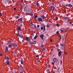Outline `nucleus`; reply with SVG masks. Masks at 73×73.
I'll return each instance as SVG.
<instances>
[{"mask_svg": "<svg viewBox=\"0 0 73 73\" xmlns=\"http://www.w3.org/2000/svg\"><path fill=\"white\" fill-rule=\"evenodd\" d=\"M20 38H22V39H24V36H20V37H19Z\"/></svg>", "mask_w": 73, "mask_h": 73, "instance_id": "16", "label": "nucleus"}, {"mask_svg": "<svg viewBox=\"0 0 73 73\" xmlns=\"http://www.w3.org/2000/svg\"><path fill=\"white\" fill-rule=\"evenodd\" d=\"M58 18H56V20H58Z\"/></svg>", "mask_w": 73, "mask_h": 73, "instance_id": "62", "label": "nucleus"}, {"mask_svg": "<svg viewBox=\"0 0 73 73\" xmlns=\"http://www.w3.org/2000/svg\"><path fill=\"white\" fill-rule=\"evenodd\" d=\"M33 44H36V42L35 41H33Z\"/></svg>", "mask_w": 73, "mask_h": 73, "instance_id": "24", "label": "nucleus"}, {"mask_svg": "<svg viewBox=\"0 0 73 73\" xmlns=\"http://www.w3.org/2000/svg\"><path fill=\"white\" fill-rule=\"evenodd\" d=\"M36 57H39V56H38V55H37L36 56Z\"/></svg>", "mask_w": 73, "mask_h": 73, "instance_id": "47", "label": "nucleus"}, {"mask_svg": "<svg viewBox=\"0 0 73 73\" xmlns=\"http://www.w3.org/2000/svg\"><path fill=\"white\" fill-rule=\"evenodd\" d=\"M31 10H30V9H29L28 10V11L29 12H31Z\"/></svg>", "mask_w": 73, "mask_h": 73, "instance_id": "36", "label": "nucleus"}, {"mask_svg": "<svg viewBox=\"0 0 73 73\" xmlns=\"http://www.w3.org/2000/svg\"><path fill=\"white\" fill-rule=\"evenodd\" d=\"M6 63L7 65H9V61L7 60L6 61Z\"/></svg>", "mask_w": 73, "mask_h": 73, "instance_id": "11", "label": "nucleus"}, {"mask_svg": "<svg viewBox=\"0 0 73 73\" xmlns=\"http://www.w3.org/2000/svg\"><path fill=\"white\" fill-rule=\"evenodd\" d=\"M42 50L44 51L45 50V48H43L42 49Z\"/></svg>", "mask_w": 73, "mask_h": 73, "instance_id": "35", "label": "nucleus"}, {"mask_svg": "<svg viewBox=\"0 0 73 73\" xmlns=\"http://www.w3.org/2000/svg\"><path fill=\"white\" fill-rule=\"evenodd\" d=\"M40 27V25H37V28H39V27Z\"/></svg>", "mask_w": 73, "mask_h": 73, "instance_id": "51", "label": "nucleus"}, {"mask_svg": "<svg viewBox=\"0 0 73 73\" xmlns=\"http://www.w3.org/2000/svg\"><path fill=\"white\" fill-rule=\"evenodd\" d=\"M42 25L43 26H44V25H44V23H42Z\"/></svg>", "mask_w": 73, "mask_h": 73, "instance_id": "61", "label": "nucleus"}, {"mask_svg": "<svg viewBox=\"0 0 73 73\" xmlns=\"http://www.w3.org/2000/svg\"><path fill=\"white\" fill-rule=\"evenodd\" d=\"M26 40L27 41H29L31 39L29 38L28 37H27L26 38Z\"/></svg>", "mask_w": 73, "mask_h": 73, "instance_id": "8", "label": "nucleus"}, {"mask_svg": "<svg viewBox=\"0 0 73 73\" xmlns=\"http://www.w3.org/2000/svg\"><path fill=\"white\" fill-rule=\"evenodd\" d=\"M5 52H8V48L7 47H5Z\"/></svg>", "mask_w": 73, "mask_h": 73, "instance_id": "7", "label": "nucleus"}, {"mask_svg": "<svg viewBox=\"0 0 73 73\" xmlns=\"http://www.w3.org/2000/svg\"><path fill=\"white\" fill-rule=\"evenodd\" d=\"M59 37H60V39L61 40V38H62V37H61V36L60 35H59Z\"/></svg>", "mask_w": 73, "mask_h": 73, "instance_id": "27", "label": "nucleus"}, {"mask_svg": "<svg viewBox=\"0 0 73 73\" xmlns=\"http://www.w3.org/2000/svg\"><path fill=\"white\" fill-rule=\"evenodd\" d=\"M59 69H60V68H58L57 70H58V71H59Z\"/></svg>", "mask_w": 73, "mask_h": 73, "instance_id": "53", "label": "nucleus"}, {"mask_svg": "<svg viewBox=\"0 0 73 73\" xmlns=\"http://www.w3.org/2000/svg\"><path fill=\"white\" fill-rule=\"evenodd\" d=\"M20 27H22V25H20Z\"/></svg>", "mask_w": 73, "mask_h": 73, "instance_id": "63", "label": "nucleus"}, {"mask_svg": "<svg viewBox=\"0 0 73 73\" xmlns=\"http://www.w3.org/2000/svg\"><path fill=\"white\" fill-rule=\"evenodd\" d=\"M64 53L65 54H67V53H66V52H64Z\"/></svg>", "mask_w": 73, "mask_h": 73, "instance_id": "44", "label": "nucleus"}, {"mask_svg": "<svg viewBox=\"0 0 73 73\" xmlns=\"http://www.w3.org/2000/svg\"><path fill=\"white\" fill-rule=\"evenodd\" d=\"M29 42L30 43V45H33V42Z\"/></svg>", "mask_w": 73, "mask_h": 73, "instance_id": "29", "label": "nucleus"}, {"mask_svg": "<svg viewBox=\"0 0 73 73\" xmlns=\"http://www.w3.org/2000/svg\"><path fill=\"white\" fill-rule=\"evenodd\" d=\"M2 15V13H0V16H1Z\"/></svg>", "mask_w": 73, "mask_h": 73, "instance_id": "48", "label": "nucleus"}, {"mask_svg": "<svg viewBox=\"0 0 73 73\" xmlns=\"http://www.w3.org/2000/svg\"><path fill=\"white\" fill-rule=\"evenodd\" d=\"M23 5H24V7L25 8H26L27 7V5L25 4H23Z\"/></svg>", "mask_w": 73, "mask_h": 73, "instance_id": "13", "label": "nucleus"}, {"mask_svg": "<svg viewBox=\"0 0 73 73\" xmlns=\"http://www.w3.org/2000/svg\"><path fill=\"white\" fill-rule=\"evenodd\" d=\"M41 17L43 19H45V16L44 15H42L41 16Z\"/></svg>", "mask_w": 73, "mask_h": 73, "instance_id": "14", "label": "nucleus"}, {"mask_svg": "<svg viewBox=\"0 0 73 73\" xmlns=\"http://www.w3.org/2000/svg\"><path fill=\"white\" fill-rule=\"evenodd\" d=\"M60 46H63L64 45V44H60Z\"/></svg>", "mask_w": 73, "mask_h": 73, "instance_id": "33", "label": "nucleus"}, {"mask_svg": "<svg viewBox=\"0 0 73 73\" xmlns=\"http://www.w3.org/2000/svg\"><path fill=\"white\" fill-rule=\"evenodd\" d=\"M3 55V54H2L1 53H0V56H2Z\"/></svg>", "mask_w": 73, "mask_h": 73, "instance_id": "49", "label": "nucleus"}, {"mask_svg": "<svg viewBox=\"0 0 73 73\" xmlns=\"http://www.w3.org/2000/svg\"><path fill=\"white\" fill-rule=\"evenodd\" d=\"M13 9H14V10H16V8H14Z\"/></svg>", "mask_w": 73, "mask_h": 73, "instance_id": "52", "label": "nucleus"}, {"mask_svg": "<svg viewBox=\"0 0 73 73\" xmlns=\"http://www.w3.org/2000/svg\"><path fill=\"white\" fill-rule=\"evenodd\" d=\"M57 34H59V35H60V33H59L58 32H57Z\"/></svg>", "mask_w": 73, "mask_h": 73, "instance_id": "56", "label": "nucleus"}, {"mask_svg": "<svg viewBox=\"0 0 73 73\" xmlns=\"http://www.w3.org/2000/svg\"><path fill=\"white\" fill-rule=\"evenodd\" d=\"M31 26H33V24L32 23H31Z\"/></svg>", "mask_w": 73, "mask_h": 73, "instance_id": "38", "label": "nucleus"}, {"mask_svg": "<svg viewBox=\"0 0 73 73\" xmlns=\"http://www.w3.org/2000/svg\"><path fill=\"white\" fill-rule=\"evenodd\" d=\"M69 23L70 24H72V22H70Z\"/></svg>", "mask_w": 73, "mask_h": 73, "instance_id": "55", "label": "nucleus"}, {"mask_svg": "<svg viewBox=\"0 0 73 73\" xmlns=\"http://www.w3.org/2000/svg\"><path fill=\"white\" fill-rule=\"evenodd\" d=\"M29 15H30V16H33V14H31V13H29Z\"/></svg>", "mask_w": 73, "mask_h": 73, "instance_id": "28", "label": "nucleus"}, {"mask_svg": "<svg viewBox=\"0 0 73 73\" xmlns=\"http://www.w3.org/2000/svg\"><path fill=\"white\" fill-rule=\"evenodd\" d=\"M35 35L34 33H32L31 34L32 37H34V35Z\"/></svg>", "mask_w": 73, "mask_h": 73, "instance_id": "26", "label": "nucleus"}, {"mask_svg": "<svg viewBox=\"0 0 73 73\" xmlns=\"http://www.w3.org/2000/svg\"><path fill=\"white\" fill-rule=\"evenodd\" d=\"M20 20L21 21H22L23 20V19L22 18H21L20 19Z\"/></svg>", "mask_w": 73, "mask_h": 73, "instance_id": "58", "label": "nucleus"}, {"mask_svg": "<svg viewBox=\"0 0 73 73\" xmlns=\"http://www.w3.org/2000/svg\"><path fill=\"white\" fill-rule=\"evenodd\" d=\"M57 50H58V52H60V49L58 48H57Z\"/></svg>", "mask_w": 73, "mask_h": 73, "instance_id": "42", "label": "nucleus"}, {"mask_svg": "<svg viewBox=\"0 0 73 73\" xmlns=\"http://www.w3.org/2000/svg\"><path fill=\"white\" fill-rule=\"evenodd\" d=\"M56 26H57V27H60V24H59L57 23L56 25Z\"/></svg>", "mask_w": 73, "mask_h": 73, "instance_id": "21", "label": "nucleus"}, {"mask_svg": "<svg viewBox=\"0 0 73 73\" xmlns=\"http://www.w3.org/2000/svg\"><path fill=\"white\" fill-rule=\"evenodd\" d=\"M46 71L48 73H49L50 72L49 71V69H47Z\"/></svg>", "mask_w": 73, "mask_h": 73, "instance_id": "17", "label": "nucleus"}, {"mask_svg": "<svg viewBox=\"0 0 73 73\" xmlns=\"http://www.w3.org/2000/svg\"><path fill=\"white\" fill-rule=\"evenodd\" d=\"M5 58L6 59V60H9V57H8L7 56Z\"/></svg>", "mask_w": 73, "mask_h": 73, "instance_id": "22", "label": "nucleus"}, {"mask_svg": "<svg viewBox=\"0 0 73 73\" xmlns=\"http://www.w3.org/2000/svg\"><path fill=\"white\" fill-rule=\"evenodd\" d=\"M11 40H9L7 41V42H9V43H11Z\"/></svg>", "mask_w": 73, "mask_h": 73, "instance_id": "32", "label": "nucleus"}, {"mask_svg": "<svg viewBox=\"0 0 73 73\" xmlns=\"http://www.w3.org/2000/svg\"><path fill=\"white\" fill-rule=\"evenodd\" d=\"M47 28H48V27H49V25H47Z\"/></svg>", "mask_w": 73, "mask_h": 73, "instance_id": "45", "label": "nucleus"}, {"mask_svg": "<svg viewBox=\"0 0 73 73\" xmlns=\"http://www.w3.org/2000/svg\"><path fill=\"white\" fill-rule=\"evenodd\" d=\"M40 60H37V62H40Z\"/></svg>", "mask_w": 73, "mask_h": 73, "instance_id": "43", "label": "nucleus"}, {"mask_svg": "<svg viewBox=\"0 0 73 73\" xmlns=\"http://www.w3.org/2000/svg\"><path fill=\"white\" fill-rule=\"evenodd\" d=\"M61 51L60 52H58V56H61Z\"/></svg>", "mask_w": 73, "mask_h": 73, "instance_id": "5", "label": "nucleus"}, {"mask_svg": "<svg viewBox=\"0 0 73 73\" xmlns=\"http://www.w3.org/2000/svg\"><path fill=\"white\" fill-rule=\"evenodd\" d=\"M68 7H72V5H71V4H68Z\"/></svg>", "mask_w": 73, "mask_h": 73, "instance_id": "20", "label": "nucleus"}, {"mask_svg": "<svg viewBox=\"0 0 73 73\" xmlns=\"http://www.w3.org/2000/svg\"><path fill=\"white\" fill-rule=\"evenodd\" d=\"M17 36H19V37H20V34H17Z\"/></svg>", "mask_w": 73, "mask_h": 73, "instance_id": "41", "label": "nucleus"}, {"mask_svg": "<svg viewBox=\"0 0 73 73\" xmlns=\"http://www.w3.org/2000/svg\"><path fill=\"white\" fill-rule=\"evenodd\" d=\"M21 62L22 64H23V59H21Z\"/></svg>", "mask_w": 73, "mask_h": 73, "instance_id": "12", "label": "nucleus"}, {"mask_svg": "<svg viewBox=\"0 0 73 73\" xmlns=\"http://www.w3.org/2000/svg\"><path fill=\"white\" fill-rule=\"evenodd\" d=\"M52 64H55V63L52 62Z\"/></svg>", "mask_w": 73, "mask_h": 73, "instance_id": "57", "label": "nucleus"}, {"mask_svg": "<svg viewBox=\"0 0 73 73\" xmlns=\"http://www.w3.org/2000/svg\"><path fill=\"white\" fill-rule=\"evenodd\" d=\"M50 42H52V39H50Z\"/></svg>", "mask_w": 73, "mask_h": 73, "instance_id": "60", "label": "nucleus"}, {"mask_svg": "<svg viewBox=\"0 0 73 73\" xmlns=\"http://www.w3.org/2000/svg\"><path fill=\"white\" fill-rule=\"evenodd\" d=\"M43 27H44V29H43V32H44V31H45V26H43Z\"/></svg>", "mask_w": 73, "mask_h": 73, "instance_id": "18", "label": "nucleus"}, {"mask_svg": "<svg viewBox=\"0 0 73 73\" xmlns=\"http://www.w3.org/2000/svg\"><path fill=\"white\" fill-rule=\"evenodd\" d=\"M19 9L21 11H23V7L22 6H20L19 7Z\"/></svg>", "mask_w": 73, "mask_h": 73, "instance_id": "9", "label": "nucleus"}, {"mask_svg": "<svg viewBox=\"0 0 73 73\" xmlns=\"http://www.w3.org/2000/svg\"><path fill=\"white\" fill-rule=\"evenodd\" d=\"M34 27L36 29L37 28H36V25H35V24H34Z\"/></svg>", "mask_w": 73, "mask_h": 73, "instance_id": "40", "label": "nucleus"}, {"mask_svg": "<svg viewBox=\"0 0 73 73\" xmlns=\"http://www.w3.org/2000/svg\"><path fill=\"white\" fill-rule=\"evenodd\" d=\"M37 37H38V35H36L34 37V39L35 40L36 39Z\"/></svg>", "mask_w": 73, "mask_h": 73, "instance_id": "15", "label": "nucleus"}, {"mask_svg": "<svg viewBox=\"0 0 73 73\" xmlns=\"http://www.w3.org/2000/svg\"><path fill=\"white\" fill-rule=\"evenodd\" d=\"M24 11H25V12H27V9H26V8H25L24 9Z\"/></svg>", "mask_w": 73, "mask_h": 73, "instance_id": "19", "label": "nucleus"}, {"mask_svg": "<svg viewBox=\"0 0 73 73\" xmlns=\"http://www.w3.org/2000/svg\"><path fill=\"white\" fill-rule=\"evenodd\" d=\"M43 29H44V27H42L41 28V30H43Z\"/></svg>", "mask_w": 73, "mask_h": 73, "instance_id": "34", "label": "nucleus"}, {"mask_svg": "<svg viewBox=\"0 0 73 73\" xmlns=\"http://www.w3.org/2000/svg\"><path fill=\"white\" fill-rule=\"evenodd\" d=\"M60 32H64V31H62V30H60Z\"/></svg>", "mask_w": 73, "mask_h": 73, "instance_id": "59", "label": "nucleus"}, {"mask_svg": "<svg viewBox=\"0 0 73 73\" xmlns=\"http://www.w3.org/2000/svg\"><path fill=\"white\" fill-rule=\"evenodd\" d=\"M17 19H19V16H17Z\"/></svg>", "mask_w": 73, "mask_h": 73, "instance_id": "54", "label": "nucleus"}, {"mask_svg": "<svg viewBox=\"0 0 73 73\" xmlns=\"http://www.w3.org/2000/svg\"><path fill=\"white\" fill-rule=\"evenodd\" d=\"M36 5H37V7H39L40 5L39 4V3H36Z\"/></svg>", "mask_w": 73, "mask_h": 73, "instance_id": "23", "label": "nucleus"}, {"mask_svg": "<svg viewBox=\"0 0 73 73\" xmlns=\"http://www.w3.org/2000/svg\"><path fill=\"white\" fill-rule=\"evenodd\" d=\"M41 48H43L44 47V45L41 44Z\"/></svg>", "mask_w": 73, "mask_h": 73, "instance_id": "30", "label": "nucleus"}, {"mask_svg": "<svg viewBox=\"0 0 73 73\" xmlns=\"http://www.w3.org/2000/svg\"><path fill=\"white\" fill-rule=\"evenodd\" d=\"M66 6L67 7H69V4H67L66 5Z\"/></svg>", "mask_w": 73, "mask_h": 73, "instance_id": "50", "label": "nucleus"}, {"mask_svg": "<svg viewBox=\"0 0 73 73\" xmlns=\"http://www.w3.org/2000/svg\"><path fill=\"white\" fill-rule=\"evenodd\" d=\"M11 46H12L10 44V45H8V46H9V48H11Z\"/></svg>", "mask_w": 73, "mask_h": 73, "instance_id": "37", "label": "nucleus"}, {"mask_svg": "<svg viewBox=\"0 0 73 73\" xmlns=\"http://www.w3.org/2000/svg\"><path fill=\"white\" fill-rule=\"evenodd\" d=\"M37 17V16H35L34 18V19H36Z\"/></svg>", "mask_w": 73, "mask_h": 73, "instance_id": "31", "label": "nucleus"}, {"mask_svg": "<svg viewBox=\"0 0 73 73\" xmlns=\"http://www.w3.org/2000/svg\"><path fill=\"white\" fill-rule=\"evenodd\" d=\"M38 21H42V19L41 18H39L38 19Z\"/></svg>", "mask_w": 73, "mask_h": 73, "instance_id": "3", "label": "nucleus"}, {"mask_svg": "<svg viewBox=\"0 0 73 73\" xmlns=\"http://www.w3.org/2000/svg\"><path fill=\"white\" fill-rule=\"evenodd\" d=\"M50 8L51 11H54V10L55 8H54V7H53V6H50Z\"/></svg>", "mask_w": 73, "mask_h": 73, "instance_id": "2", "label": "nucleus"}, {"mask_svg": "<svg viewBox=\"0 0 73 73\" xmlns=\"http://www.w3.org/2000/svg\"><path fill=\"white\" fill-rule=\"evenodd\" d=\"M12 45H13V46H17V44H16L15 43H13L12 44Z\"/></svg>", "mask_w": 73, "mask_h": 73, "instance_id": "4", "label": "nucleus"}, {"mask_svg": "<svg viewBox=\"0 0 73 73\" xmlns=\"http://www.w3.org/2000/svg\"><path fill=\"white\" fill-rule=\"evenodd\" d=\"M9 0H7V3H9Z\"/></svg>", "mask_w": 73, "mask_h": 73, "instance_id": "46", "label": "nucleus"}, {"mask_svg": "<svg viewBox=\"0 0 73 73\" xmlns=\"http://www.w3.org/2000/svg\"><path fill=\"white\" fill-rule=\"evenodd\" d=\"M1 40H2V41H4V39H1Z\"/></svg>", "mask_w": 73, "mask_h": 73, "instance_id": "64", "label": "nucleus"}, {"mask_svg": "<svg viewBox=\"0 0 73 73\" xmlns=\"http://www.w3.org/2000/svg\"><path fill=\"white\" fill-rule=\"evenodd\" d=\"M64 20H66V19H68V17H64Z\"/></svg>", "mask_w": 73, "mask_h": 73, "instance_id": "25", "label": "nucleus"}, {"mask_svg": "<svg viewBox=\"0 0 73 73\" xmlns=\"http://www.w3.org/2000/svg\"><path fill=\"white\" fill-rule=\"evenodd\" d=\"M53 61L54 62H58V58H54L53 59Z\"/></svg>", "mask_w": 73, "mask_h": 73, "instance_id": "1", "label": "nucleus"}, {"mask_svg": "<svg viewBox=\"0 0 73 73\" xmlns=\"http://www.w3.org/2000/svg\"><path fill=\"white\" fill-rule=\"evenodd\" d=\"M56 47H58V44H57L56 45Z\"/></svg>", "mask_w": 73, "mask_h": 73, "instance_id": "39", "label": "nucleus"}, {"mask_svg": "<svg viewBox=\"0 0 73 73\" xmlns=\"http://www.w3.org/2000/svg\"><path fill=\"white\" fill-rule=\"evenodd\" d=\"M17 29L18 30V31H19L20 32L21 31L22 29H21L20 27H18V28H17Z\"/></svg>", "mask_w": 73, "mask_h": 73, "instance_id": "6", "label": "nucleus"}, {"mask_svg": "<svg viewBox=\"0 0 73 73\" xmlns=\"http://www.w3.org/2000/svg\"><path fill=\"white\" fill-rule=\"evenodd\" d=\"M40 37L42 38V40L44 39V38H43V37H44V35H40Z\"/></svg>", "mask_w": 73, "mask_h": 73, "instance_id": "10", "label": "nucleus"}]
</instances>
